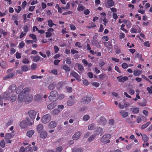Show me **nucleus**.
Masks as SVG:
<instances>
[{
	"mask_svg": "<svg viewBox=\"0 0 152 152\" xmlns=\"http://www.w3.org/2000/svg\"><path fill=\"white\" fill-rule=\"evenodd\" d=\"M5 145V143L4 140H2L0 142V146L2 148H4Z\"/></svg>",
	"mask_w": 152,
	"mask_h": 152,
	"instance_id": "47",
	"label": "nucleus"
},
{
	"mask_svg": "<svg viewBox=\"0 0 152 152\" xmlns=\"http://www.w3.org/2000/svg\"><path fill=\"white\" fill-rule=\"evenodd\" d=\"M150 124V122H148L146 123L145 124H144V125H142L141 127V128L142 129H144L146 128L147 126H148Z\"/></svg>",
	"mask_w": 152,
	"mask_h": 152,
	"instance_id": "45",
	"label": "nucleus"
},
{
	"mask_svg": "<svg viewBox=\"0 0 152 152\" xmlns=\"http://www.w3.org/2000/svg\"><path fill=\"white\" fill-rule=\"evenodd\" d=\"M142 72V71L137 70L134 71L133 74L135 76H139L141 74Z\"/></svg>",
	"mask_w": 152,
	"mask_h": 152,
	"instance_id": "29",
	"label": "nucleus"
},
{
	"mask_svg": "<svg viewBox=\"0 0 152 152\" xmlns=\"http://www.w3.org/2000/svg\"><path fill=\"white\" fill-rule=\"evenodd\" d=\"M139 111V109L137 107L134 108L133 109L132 112L134 114L138 113Z\"/></svg>",
	"mask_w": 152,
	"mask_h": 152,
	"instance_id": "44",
	"label": "nucleus"
},
{
	"mask_svg": "<svg viewBox=\"0 0 152 152\" xmlns=\"http://www.w3.org/2000/svg\"><path fill=\"white\" fill-rule=\"evenodd\" d=\"M31 68L33 70H34L37 68V64L36 63H33L31 66Z\"/></svg>",
	"mask_w": 152,
	"mask_h": 152,
	"instance_id": "51",
	"label": "nucleus"
},
{
	"mask_svg": "<svg viewBox=\"0 0 152 152\" xmlns=\"http://www.w3.org/2000/svg\"><path fill=\"white\" fill-rule=\"evenodd\" d=\"M51 118L50 115L49 114H46L43 116L42 118V121L44 124L48 123Z\"/></svg>",
	"mask_w": 152,
	"mask_h": 152,
	"instance_id": "4",
	"label": "nucleus"
},
{
	"mask_svg": "<svg viewBox=\"0 0 152 152\" xmlns=\"http://www.w3.org/2000/svg\"><path fill=\"white\" fill-rule=\"evenodd\" d=\"M105 76V75L104 74H102L100 75L99 77V78L100 80H102L104 78Z\"/></svg>",
	"mask_w": 152,
	"mask_h": 152,
	"instance_id": "61",
	"label": "nucleus"
},
{
	"mask_svg": "<svg viewBox=\"0 0 152 152\" xmlns=\"http://www.w3.org/2000/svg\"><path fill=\"white\" fill-rule=\"evenodd\" d=\"M31 89L29 88H24L19 93L18 97V101L19 102H25L30 103L33 99V96L31 94H28L30 92Z\"/></svg>",
	"mask_w": 152,
	"mask_h": 152,
	"instance_id": "1",
	"label": "nucleus"
},
{
	"mask_svg": "<svg viewBox=\"0 0 152 152\" xmlns=\"http://www.w3.org/2000/svg\"><path fill=\"white\" fill-rule=\"evenodd\" d=\"M42 95L40 94H37L34 96V100L35 102H39L42 100Z\"/></svg>",
	"mask_w": 152,
	"mask_h": 152,
	"instance_id": "9",
	"label": "nucleus"
},
{
	"mask_svg": "<svg viewBox=\"0 0 152 152\" xmlns=\"http://www.w3.org/2000/svg\"><path fill=\"white\" fill-rule=\"evenodd\" d=\"M92 84L96 87H97L99 86V83L98 82H93Z\"/></svg>",
	"mask_w": 152,
	"mask_h": 152,
	"instance_id": "64",
	"label": "nucleus"
},
{
	"mask_svg": "<svg viewBox=\"0 0 152 152\" xmlns=\"http://www.w3.org/2000/svg\"><path fill=\"white\" fill-rule=\"evenodd\" d=\"M140 134L142 136V139L144 142H145L148 141V137L146 135H142L141 133Z\"/></svg>",
	"mask_w": 152,
	"mask_h": 152,
	"instance_id": "32",
	"label": "nucleus"
},
{
	"mask_svg": "<svg viewBox=\"0 0 152 152\" xmlns=\"http://www.w3.org/2000/svg\"><path fill=\"white\" fill-rule=\"evenodd\" d=\"M96 134H94L91 135L88 138V140L89 142H92L95 138Z\"/></svg>",
	"mask_w": 152,
	"mask_h": 152,
	"instance_id": "27",
	"label": "nucleus"
},
{
	"mask_svg": "<svg viewBox=\"0 0 152 152\" xmlns=\"http://www.w3.org/2000/svg\"><path fill=\"white\" fill-rule=\"evenodd\" d=\"M12 124V121L10 120L6 124V126L7 127H8L11 125Z\"/></svg>",
	"mask_w": 152,
	"mask_h": 152,
	"instance_id": "54",
	"label": "nucleus"
},
{
	"mask_svg": "<svg viewBox=\"0 0 152 152\" xmlns=\"http://www.w3.org/2000/svg\"><path fill=\"white\" fill-rule=\"evenodd\" d=\"M102 131L103 129L102 128L100 127H97L95 130V132L96 133V135H99V134H101L100 136H101Z\"/></svg>",
	"mask_w": 152,
	"mask_h": 152,
	"instance_id": "20",
	"label": "nucleus"
},
{
	"mask_svg": "<svg viewBox=\"0 0 152 152\" xmlns=\"http://www.w3.org/2000/svg\"><path fill=\"white\" fill-rule=\"evenodd\" d=\"M121 27L120 29L121 30H122L123 31H124L126 33L128 32L127 30L124 28V27L125 26V25L122 24L121 25Z\"/></svg>",
	"mask_w": 152,
	"mask_h": 152,
	"instance_id": "53",
	"label": "nucleus"
},
{
	"mask_svg": "<svg viewBox=\"0 0 152 152\" xmlns=\"http://www.w3.org/2000/svg\"><path fill=\"white\" fill-rule=\"evenodd\" d=\"M90 118V116L88 115H86L84 116L83 118V120L84 121L88 120Z\"/></svg>",
	"mask_w": 152,
	"mask_h": 152,
	"instance_id": "40",
	"label": "nucleus"
},
{
	"mask_svg": "<svg viewBox=\"0 0 152 152\" xmlns=\"http://www.w3.org/2000/svg\"><path fill=\"white\" fill-rule=\"evenodd\" d=\"M16 89V86L15 85L13 84L10 86L8 88V90L11 93L14 92L15 91Z\"/></svg>",
	"mask_w": 152,
	"mask_h": 152,
	"instance_id": "13",
	"label": "nucleus"
},
{
	"mask_svg": "<svg viewBox=\"0 0 152 152\" xmlns=\"http://www.w3.org/2000/svg\"><path fill=\"white\" fill-rule=\"evenodd\" d=\"M83 149L81 148H77L74 147L72 149V152H83Z\"/></svg>",
	"mask_w": 152,
	"mask_h": 152,
	"instance_id": "16",
	"label": "nucleus"
},
{
	"mask_svg": "<svg viewBox=\"0 0 152 152\" xmlns=\"http://www.w3.org/2000/svg\"><path fill=\"white\" fill-rule=\"evenodd\" d=\"M107 4L109 7L107 6L108 8L112 7L114 5V2L113 0H107Z\"/></svg>",
	"mask_w": 152,
	"mask_h": 152,
	"instance_id": "18",
	"label": "nucleus"
},
{
	"mask_svg": "<svg viewBox=\"0 0 152 152\" xmlns=\"http://www.w3.org/2000/svg\"><path fill=\"white\" fill-rule=\"evenodd\" d=\"M135 26V25H133L132 28L130 29V32L132 33H137V30L134 28Z\"/></svg>",
	"mask_w": 152,
	"mask_h": 152,
	"instance_id": "38",
	"label": "nucleus"
},
{
	"mask_svg": "<svg viewBox=\"0 0 152 152\" xmlns=\"http://www.w3.org/2000/svg\"><path fill=\"white\" fill-rule=\"evenodd\" d=\"M106 119L103 117H101L98 121L99 124L102 126L104 125L106 123Z\"/></svg>",
	"mask_w": 152,
	"mask_h": 152,
	"instance_id": "10",
	"label": "nucleus"
},
{
	"mask_svg": "<svg viewBox=\"0 0 152 152\" xmlns=\"http://www.w3.org/2000/svg\"><path fill=\"white\" fill-rule=\"evenodd\" d=\"M147 101L144 98H143L142 100V102H140L138 103V104L141 106L144 107L145 106L147 105Z\"/></svg>",
	"mask_w": 152,
	"mask_h": 152,
	"instance_id": "22",
	"label": "nucleus"
},
{
	"mask_svg": "<svg viewBox=\"0 0 152 152\" xmlns=\"http://www.w3.org/2000/svg\"><path fill=\"white\" fill-rule=\"evenodd\" d=\"M63 69L66 72H69L70 71V68L67 65H65L63 66Z\"/></svg>",
	"mask_w": 152,
	"mask_h": 152,
	"instance_id": "43",
	"label": "nucleus"
},
{
	"mask_svg": "<svg viewBox=\"0 0 152 152\" xmlns=\"http://www.w3.org/2000/svg\"><path fill=\"white\" fill-rule=\"evenodd\" d=\"M48 136L47 132L45 131H43L41 132L40 134V137L42 139L46 138Z\"/></svg>",
	"mask_w": 152,
	"mask_h": 152,
	"instance_id": "14",
	"label": "nucleus"
},
{
	"mask_svg": "<svg viewBox=\"0 0 152 152\" xmlns=\"http://www.w3.org/2000/svg\"><path fill=\"white\" fill-rule=\"evenodd\" d=\"M35 28H36V30L38 31V32L40 34H43L45 32V31L42 30H38L37 27L36 26H34L33 28V31L34 32L35 31Z\"/></svg>",
	"mask_w": 152,
	"mask_h": 152,
	"instance_id": "26",
	"label": "nucleus"
},
{
	"mask_svg": "<svg viewBox=\"0 0 152 152\" xmlns=\"http://www.w3.org/2000/svg\"><path fill=\"white\" fill-rule=\"evenodd\" d=\"M85 9V7L82 5L79 6L77 7V10L79 11H83Z\"/></svg>",
	"mask_w": 152,
	"mask_h": 152,
	"instance_id": "50",
	"label": "nucleus"
},
{
	"mask_svg": "<svg viewBox=\"0 0 152 152\" xmlns=\"http://www.w3.org/2000/svg\"><path fill=\"white\" fill-rule=\"evenodd\" d=\"M89 25V26H87V28H94L96 26L95 24L93 23H90Z\"/></svg>",
	"mask_w": 152,
	"mask_h": 152,
	"instance_id": "42",
	"label": "nucleus"
},
{
	"mask_svg": "<svg viewBox=\"0 0 152 152\" xmlns=\"http://www.w3.org/2000/svg\"><path fill=\"white\" fill-rule=\"evenodd\" d=\"M63 149L62 147L61 146H60L56 148L55 152H61Z\"/></svg>",
	"mask_w": 152,
	"mask_h": 152,
	"instance_id": "37",
	"label": "nucleus"
},
{
	"mask_svg": "<svg viewBox=\"0 0 152 152\" xmlns=\"http://www.w3.org/2000/svg\"><path fill=\"white\" fill-rule=\"evenodd\" d=\"M37 129L39 133L42 132L43 129V125L42 124H39L37 126Z\"/></svg>",
	"mask_w": 152,
	"mask_h": 152,
	"instance_id": "21",
	"label": "nucleus"
},
{
	"mask_svg": "<svg viewBox=\"0 0 152 152\" xmlns=\"http://www.w3.org/2000/svg\"><path fill=\"white\" fill-rule=\"evenodd\" d=\"M59 112V110L58 109L56 108L52 111L51 114L53 115H58Z\"/></svg>",
	"mask_w": 152,
	"mask_h": 152,
	"instance_id": "17",
	"label": "nucleus"
},
{
	"mask_svg": "<svg viewBox=\"0 0 152 152\" xmlns=\"http://www.w3.org/2000/svg\"><path fill=\"white\" fill-rule=\"evenodd\" d=\"M58 95V93L56 91H53L50 93L48 98L50 100H56Z\"/></svg>",
	"mask_w": 152,
	"mask_h": 152,
	"instance_id": "2",
	"label": "nucleus"
},
{
	"mask_svg": "<svg viewBox=\"0 0 152 152\" xmlns=\"http://www.w3.org/2000/svg\"><path fill=\"white\" fill-rule=\"evenodd\" d=\"M66 63L68 64H70L71 63L70 58L69 57L66 58Z\"/></svg>",
	"mask_w": 152,
	"mask_h": 152,
	"instance_id": "55",
	"label": "nucleus"
},
{
	"mask_svg": "<svg viewBox=\"0 0 152 152\" xmlns=\"http://www.w3.org/2000/svg\"><path fill=\"white\" fill-rule=\"evenodd\" d=\"M91 98L88 96L84 97L80 101V102L84 104H87L91 102Z\"/></svg>",
	"mask_w": 152,
	"mask_h": 152,
	"instance_id": "6",
	"label": "nucleus"
},
{
	"mask_svg": "<svg viewBox=\"0 0 152 152\" xmlns=\"http://www.w3.org/2000/svg\"><path fill=\"white\" fill-rule=\"evenodd\" d=\"M29 117L32 119L34 120L37 114V112L33 110H30L28 113Z\"/></svg>",
	"mask_w": 152,
	"mask_h": 152,
	"instance_id": "7",
	"label": "nucleus"
},
{
	"mask_svg": "<svg viewBox=\"0 0 152 152\" xmlns=\"http://www.w3.org/2000/svg\"><path fill=\"white\" fill-rule=\"evenodd\" d=\"M75 46L76 47H78L79 48H81L82 47L81 43L79 42H76L75 43Z\"/></svg>",
	"mask_w": 152,
	"mask_h": 152,
	"instance_id": "62",
	"label": "nucleus"
},
{
	"mask_svg": "<svg viewBox=\"0 0 152 152\" xmlns=\"http://www.w3.org/2000/svg\"><path fill=\"white\" fill-rule=\"evenodd\" d=\"M21 68L23 72H25L28 70V67L26 65H23L21 66Z\"/></svg>",
	"mask_w": 152,
	"mask_h": 152,
	"instance_id": "30",
	"label": "nucleus"
},
{
	"mask_svg": "<svg viewBox=\"0 0 152 152\" xmlns=\"http://www.w3.org/2000/svg\"><path fill=\"white\" fill-rule=\"evenodd\" d=\"M77 67L78 69L80 71H82L83 69V67L82 65L78 64Z\"/></svg>",
	"mask_w": 152,
	"mask_h": 152,
	"instance_id": "59",
	"label": "nucleus"
},
{
	"mask_svg": "<svg viewBox=\"0 0 152 152\" xmlns=\"http://www.w3.org/2000/svg\"><path fill=\"white\" fill-rule=\"evenodd\" d=\"M63 84L62 83L59 82L56 86V88L57 89H59L62 86Z\"/></svg>",
	"mask_w": 152,
	"mask_h": 152,
	"instance_id": "52",
	"label": "nucleus"
},
{
	"mask_svg": "<svg viewBox=\"0 0 152 152\" xmlns=\"http://www.w3.org/2000/svg\"><path fill=\"white\" fill-rule=\"evenodd\" d=\"M54 83L50 84L48 86V89L51 90H53L56 87Z\"/></svg>",
	"mask_w": 152,
	"mask_h": 152,
	"instance_id": "34",
	"label": "nucleus"
},
{
	"mask_svg": "<svg viewBox=\"0 0 152 152\" xmlns=\"http://www.w3.org/2000/svg\"><path fill=\"white\" fill-rule=\"evenodd\" d=\"M40 57L39 56H34L33 57V61L35 62H37L40 59Z\"/></svg>",
	"mask_w": 152,
	"mask_h": 152,
	"instance_id": "36",
	"label": "nucleus"
},
{
	"mask_svg": "<svg viewBox=\"0 0 152 152\" xmlns=\"http://www.w3.org/2000/svg\"><path fill=\"white\" fill-rule=\"evenodd\" d=\"M117 79L118 80V81L120 82H124V81L128 80V78L126 76H124L123 77L121 76H119L117 77Z\"/></svg>",
	"mask_w": 152,
	"mask_h": 152,
	"instance_id": "11",
	"label": "nucleus"
},
{
	"mask_svg": "<svg viewBox=\"0 0 152 152\" xmlns=\"http://www.w3.org/2000/svg\"><path fill=\"white\" fill-rule=\"evenodd\" d=\"M74 104V102L72 100H69L67 102V104L69 106L73 105Z\"/></svg>",
	"mask_w": 152,
	"mask_h": 152,
	"instance_id": "49",
	"label": "nucleus"
},
{
	"mask_svg": "<svg viewBox=\"0 0 152 152\" xmlns=\"http://www.w3.org/2000/svg\"><path fill=\"white\" fill-rule=\"evenodd\" d=\"M22 62L24 64H28L29 63V61L27 58H25L23 60Z\"/></svg>",
	"mask_w": 152,
	"mask_h": 152,
	"instance_id": "58",
	"label": "nucleus"
},
{
	"mask_svg": "<svg viewBox=\"0 0 152 152\" xmlns=\"http://www.w3.org/2000/svg\"><path fill=\"white\" fill-rule=\"evenodd\" d=\"M57 104L55 102H53L48 105L47 106V108L49 110H52L55 107Z\"/></svg>",
	"mask_w": 152,
	"mask_h": 152,
	"instance_id": "15",
	"label": "nucleus"
},
{
	"mask_svg": "<svg viewBox=\"0 0 152 152\" xmlns=\"http://www.w3.org/2000/svg\"><path fill=\"white\" fill-rule=\"evenodd\" d=\"M26 152H32V149L31 147H27L25 149Z\"/></svg>",
	"mask_w": 152,
	"mask_h": 152,
	"instance_id": "46",
	"label": "nucleus"
},
{
	"mask_svg": "<svg viewBox=\"0 0 152 152\" xmlns=\"http://www.w3.org/2000/svg\"><path fill=\"white\" fill-rule=\"evenodd\" d=\"M14 75V74L13 73H11L6 76L3 77V79L4 80H7V79H9L12 77Z\"/></svg>",
	"mask_w": 152,
	"mask_h": 152,
	"instance_id": "28",
	"label": "nucleus"
},
{
	"mask_svg": "<svg viewBox=\"0 0 152 152\" xmlns=\"http://www.w3.org/2000/svg\"><path fill=\"white\" fill-rule=\"evenodd\" d=\"M28 118H26V119L21 121L20 123V125L22 129L25 128L27 126L28 121Z\"/></svg>",
	"mask_w": 152,
	"mask_h": 152,
	"instance_id": "5",
	"label": "nucleus"
},
{
	"mask_svg": "<svg viewBox=\"0 0 152 152\" xmlns=\"http://www.w3.org/2000/svg\"><path fill=\"white\" fill-rule=\"evenodd\" d=\"M0 33L3 34L4 36H5L7 34V33L6 32H4L3 30H0Z\"/></svg>",
	"mask_w": 152,
	"mask_h": 152,
	"instance_id": "63",
	"label": "nucleus"
},
{
	"mask_svg": "<svg viewBox=\"0 0 152 152\" xmlns=\"http://www.w3.org/2000/svg\"><path fill=\"white\" fill-rule=\"evenodd\" d=\"M34 133V130H30L27 131L26 135L27 136L29 137H31L32 135H33Z\"/></svg>",
	"mask_w": 152,
	"mask_h": 152,
	"instance_id": "31",
	"label": "nucleus"
},
{
	"mask_svg": "<svg viewBox=\"0 0 152 152\" xmlns=\"http://www.w3.org/2000/svg\"><path fill=\"white\" fill-rule=\"evenodd\" d=\"M29 36L32 39L34 40V42H37V37L34 34H30L29 35Z\"/></svg>",
	"mask_w": 152,
	"mask_h": 152,
	"instance_id": "35",
	"label": "nucleus"
},
{
	"mask_svg": "<svg viewBox=\"0 0 152 152\" xmlns=\"http://www.w3.org/2000/svg\"><path fill=\"white\" fill-rule=\"evenodd\" d=\"M95 124H92L89 125L88 126V129L89 130L93 129L95 127Z\"/></svg>",
	"mask_w": 152,
	"mask_h": 152,
	"instance_id": "41",
	"label": "nucleus"
},
{
	"mask_svg": "<svg viewBox=\"0 0 152 152\" xmlns=\"http://www.w3.org/2000/svg\"><path fill=\"white\" fill-rule=\"evenodd\" d=\"M111 137V135L109 134H106L104 135L101 138L100 140L102 142L108 143L110 142V140L109 139Z\"/></svg>",
	"mask_w": 152,
	"mask_h": 152,
	"instance_id": "3",
	"label": "nucleus"
},
{
	"mask_svg": "<svg viewBox=\"0 0 152 152\" xmlns=\"http://www.w3.org/2000/svg\"><path fill=\"white\" fill-rule=\"evenodd\" d=\"M11 99L12 101L14 102L16 99V97L15 95H12L11 96Z\"/></svg>",
	"mask_w": 152,
	"mask_h": 152,
	"instance_id": "60",
	"label": "nucleus"
},
{
	"mask_svg": "<svg viewBox=\"0 0 152 152\" xmlns=\"http://www.w3.org/2000/svg\"><path fill=\"white\" fill-rule=\"evenodd\" d=\"M23 89V87L22 86H19L16 89V92L17 94L20 93L22 91L21 90Z\"/></svg>",
	"mask_w": 152,
	"mask_h": 152,
	"instance_id": "33",
	"label": "nucleus"
},
{
	"mask_svg": "<svg viewBox=\"0 0 152 152\" xmlns=\"http://www.w3.org/2000/svg\"><path fill=\"white\" fill-rule=\"evenodd\" d=\"M81 135V133L80 132H77L73 135V139L74 140H77L79 138Z\"/></svg>",
	"mask_w": 152,
	"mask_h": 152,
	"instance_id": "12",
	"label": "nucleus"
},
{
	"mask_svg": "<svg viewBox=\"0 0 152 152\" xmlns=\"http://www.w3.org/2000/svg\"><path fill=\"white\" fill-rule=\"evenodd\" d=\"M10 96L9 94L7 93H5L3 95V99H4L6 100L9 99Z\"/></svg>",
	"mask_w": 152,
	"mask_h": 152,
	"instance_id": "39",
	"label": "nucleus"
},
{
	"mask_svg": "<svg viewBox=\"0 0 152 152\" xmlns=\"http://www.w3.org/2000/svg\"><path fill=\"white\" fill-rule=\"evenodd\" d=\"M55 25V24L53 23L52 20H49L48 21V25L50 27H52L53 25Z\"/></svg>",
	"mask_w": 152,
	"mask_h": 152,
	"instance_id": "48",
	"label": "nucleus"
},
{
	"mask_svg": "<svg viewBox=\"0 0 152 152\" xmlns=\"http://www.w3.org/2000/svg\"><path fill=\"white\" fill-rule=\"evenodd\" d=\"M124 23L126 24L127 28H129L131 26L132 23L128 20H124Z\"/></svg>",
	"mask_w": 152,
	"mask_h": 152,
	"instance_id": "25",
	"label": "nucleus"
},
{
	"mask_svg": "<svg viewBox=\"0 0 152 152\" xmlns=\"http://www.w3.org/2000/svg\"><path fill=\"white\" fill-rule=\"evenodd\" d=\"M23 29L25 33L27 32L28 30V27L27 25H25L23 27Z\"/></svg>",
	"mask_w": 152,
	"mask_h": 152,
	"instance_id": "56",
	"label": "nucleus"
},
{
	"mask_svg": "<svg viewBox=\"0 0 152 152\" xmlns=\"http://www.w3.org/2000/svg\"><path fill=\"white\" fill-rule=\"evenodd\" d=\"M48 126L50 128H54L56 126V123L54 121H51L49 123Z\"/></svg>",
	"mask_w": 152,
	"mask_h": 152,
	"instance_id": "19",
	"label": "nucleus"
},
{
	"mask_svg": "<svg viewBox=\"0 0 152 152\" xmlns=\"http://www.w3.org/2000/svg\"><path fill=\"white\" fill-rule=\"evenodd\" d=\"M14 136V135L10 133L7 134L5 136L4 139L5 140H8L12 138Z\"/></svg>",
	"mask_w": 152,
	"mask_h": 152,
	"instance_id": "23",
	"label": "nucleus"
},
{
	"mask_svg": "<svg viewBox=\"0 0 152 152\" xmlns=\"http://www.w3.org/2000/svg\"><path fill=\"white\" fill-rule=\"evenodd\" d=\"M120 113L124 118H125L128 115V112H126L124 110H121L120 112Z\"/></svg>",
	"mask_w": 152,
	"mask_h": 152,
	"instance_id": "24",
	"label": "nucleus"
},
{
	"mask_svg": "<svg viewBox=\"0 0 152 152\" xmlns=\"http://www.w3.org/2000/svg\"><path fill=\"white\" fill-rule=\"evenodd\" d=\"M71 74L72 75L75 77L76 80L79 82H80L81 80L80 76L76 72L74 71H72L71 72Z\"/></svg>",
	"mask_w": 152,
	"mask_h": 152,
	"instance_id": "8",
	"label": "nucleus"
},
{
	"mask_svg": "<svg viewBox=\"0 0 152 152\" xmlns=\"http://www.w3.org/2000/svg\"><path fill=\"white\" fill-rule=\"evenodd\" d=\"M147 90L148 91L149 94H152V86H151L150 87H147Z\"/></svg>",
	"mask_w": 152,
	"mask_h": 152,
	"instance_id": "57",
	"label": "nucleus"
}]
</instances>
